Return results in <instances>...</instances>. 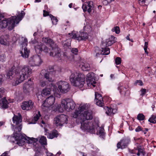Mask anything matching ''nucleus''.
Segmentation results:
<instances>
[{"label": "nucleus", "mask_w": 156, "mask_h": 156, "mask_svg": "<svg viewBox=\"0 0 156 156\" xmlns=\"http://www.w3.org/2000/svg\"><path fill=\"white\" fill-rule=\"evenodd\" d=\"M32 70L28 66L24 65L19 67L15 70L9 71L6 74V78L9 80H13V86H16L29 77Z\"/></svg>", "instance_id": "obj_1"}, {"label": "nucleus", "mask_w": 156, "mask_h": 156, "mask_svg": "<svg viewBox=\"0 0 156 156\" xmlns=\"http://www.w3.org/2000/svg\"><path fill=\"white\" fill-rule=\"evenodd\" d=\"M25 13L22 11L19 13L17 16H13L8 19L3 18L0 20V27L2 28H6L8 26V29L12 30L15 26V24H18L25 15Z\"/></svg>", "instance_id": "obj_2"}, {"label": "nucleus", "mask_w": 156, "mask_h": 156, "mask_svg": "<svg viewBox=\"0 0 156 156\" xmlns=\"http://www.w3.org/2000/svg\"><path fill=\"white\" fill-rule=\"evenodd\" d=\"M42 41L47 44H48L51 47V50L50 52L51 56H54L57 60H62L65 57L64 54H61L60 52V49L57 46L54 44V41L51 39L48 38H43Z\"/></svg>", "instance_id": "obj_3"}, {"label": "nucleus", "mask_w": 156, "mask_h": 156, "mask_svg": "<svg viewBox=\"0 0 156 156\" xmlns=\"http://www.w3.org/2000/svg\"><path fill=\"white\" fill-rule=\"evenodd\" d=\"M69 80L74 86L82 87L85 83V76L83 74L75 71H71Z\"/></svg>", "instance_id": "obj_4"}, {"label": "nucleus", "mask_w": 156, "mask_h": 156, "mask_svg": "<svg viewBox=\"0 0 156 156\" xmlns=\"http://www.w3.org/2000/svg\"><path fill=\"white\" fill-rule=\"evenodd\" d=\"M22 117L20 113H18L17 115H14L12 121L16 126L15 128L12 136H27L25 134L21 132L22 128Z\"/></svg>", "instance_id": "obj_5"}, {"label": "nucleus", "mask_w": 156, "mask_h": 156, "mask_svg": "<svg viewBox=\"0 0 156 156\" xmlns=\"http://www.w3.org/2000/svg\"><path fill=\"white\" fill-rule=\"evenodd\" d=\"M13 143L18 144L19 146H23L24 144V140H26L29 144H32L36 142L38 140V139L34 138L33 137H12Z\"/></svg>", "instance_id": "obj_6"}, {"label": "nucleus", "mask_w": 156, "mask_h": 156, "mask_svg": "<svg viewBox=\"0 0 156 156\" xmlns=\"http://www.w3.org/2000/svg\"><path fill=\"white\" fill-rule=\"evenodd\" d=\"M61 106L62 108L68 112L70 111L73 109L75 106V104L71 99L66 98L62 100Z\"/></svg>", "instance_id": "obj_7"}, {"label": "nucleus", "mask_w": 156, "mask_h": 156, "mask_svg": "<svg viewBox=\"0 0 156 156\" xmlns=\"http://www.w3.org/2000/svg\"><path fill=\"white\" fill-rule=\"evenodd\" d=\"M81 123V128L84 131H87L91 133H94L95 132L94 126L91 122L88 121L82 122L80 121Z\"/></svg>", "instance_id": "obj_8"}, {"label": "nucleus", "mask_w": 156, "mask_h": 156, "mask_svg": "<svg viewBox=\"0 0 156 156\" xmlns=\"http://www.w3.org/2000/svg\"><path fill=\"white\" fill-rule=\"evenodd\" d=\"M60 72V69L58 70H54L52 69L50 70L49 72L47 71L46 70H42L41 71V73H44V77L49 82H52L53 79L52 78L51 76H55L56 75L59 74Z\"/></svg>", "instance_id": "obj_9"}, {"label": "nucleus", "mask_w": 156, "mask_h": 156, "mask_svg": "<svg viewBox=\"0 0 156 156\" xmlns=\"http://www.w3.org/2000/svg\"><path fill=\"white\" fill-rule=\"evenodd\" d=\"M68 118V116L64 114L58 115L54 118V123L57 126H62L64 124L67 123Z\"/></svg>", "instance_id": "obj_10"}, {"label": "nucleus", "mask_w": 156, "mask_h": 156, "mask_svg": "<svg viewBox=\"0 0 156 156\" xmlns=\"http://www.w3.org/2000/svg\"><path fill=\"white\" fill-rule=\"evenodd\" d=\"M79 34H77L75 32H72L71 33H69L70 38L74 39H76L78 41L85 40L88 38V34L84 31L80 32Z\"/></svg>", "instance_id": "obj_11"}, {"label": "nucleus", "mask_w": 156, "mask_h": 156, "mask_svg": "<svg viewBox=\"0 0 156 156\" xmlns=\"http://www.w3.org/2000/svg\"><path fill=\"white\" fill-rule=\"evenodd\" d=\"M42 61L38 55H33L30 57L28 61V64L31 66H39L42 63Z\"/></svg>", "instance_id": "obj_12"}, {"label": "nucleus", "mask_w": 156, "mask_h": 156, "mask_svg": "<svg viewBox=\"0 0 156 156\" xmlns=\"http://www.w3.org/2000/svg\"><path fill=\"white\" fill-rule=\"evenodd\" d=\"M56 84L60 92L62 93H66L70 90L69 85L68 83L66 81H59L56 83Z\"/></svg>", "instance_id": "obj_13"}, {"label": "nucleus", "mask_w": 156, "mask_h": 156, "mask_svg": "<svg viewBox=\"0 0 156 156\" xmlns=\"http://www.w3.org/2000/svg\"><path fill=\"white\" fill-rule=\"evenodd\" d=\"M22 41H23L21 44L22 45V47H24L23 51H20V53L21 56L23 58H27L29 55L30 51L28 49L25 47L27 46V38L21 37L20 39Z\"/></svg>", "instance_id": "obj_14"}, {"label": "nucleus", "mask_w": 156, "mask_h": 156, "mask_svg": "<svg viewBox=\"0 0 156 156\" xmlns=\"http://www.w3.org/2000/svg\"><path fill=\"white\" fill-rule=\"evenodd\" d=\"M21 106L23 110H30L34 107V103L31 100L24 101L22 103Z\"/></svg>", "instance_id": "obj_15"}, {"label": "nucleus", "mask_w": 156, "mask_h": 156, "mask_svg": "<svg viewBox=\"0 0 156 156\" xmlns=\"http://www.w3.org/2000/svg\"><path fill=\"white\" fill-rule=\"evenodd\" d=\"M92 113V112L90 110H87L82 112L81 116L82 118V121L92 119L93 118Z\"/></svg>", "instance_id": "obj_16"}, {"label": "nucleus", "mask_w": 156, "mask_h": 156, "mask_svg": "<svg viewBox=\"0 0 156 156\" xmlns=\"http://www.w3.org/2000/svg\"><path fill=\"white\" fill-rule=\"evenodd\" d=\"M51 89L49 88H45L43 89L42 91L41 95L42 97H45L48 95H49L50 94V91L51 89L53 90H56L57 89V87L56 85L54 84L51 83Z\"/></svg>", "instance_id": "obj_17"}, {"label": "nucleus", "mask_w": 156, "mask_h": 156, "mask_svg": "<svg viewBox=\"0 0 156 156\" xmlns=\"http://www.w3.org/2000/svg\"><path fill=\"white\" fill-rule=\"evenodd\" d=\"M94 5L93 2L90 1L85 2L82 5V8L84 12H87L90 13L93 9Z\"/></svg>", "instance_id": "obj_18"}, {"label": "nucleus", "mask_w": 156, "mask_h": 156, "mask_svg": "<svg viewBox=\"0 0 156 156\" xmlns=\"http://www.w3.org/2000/svg\"><path fill=\"white\" fill-rule=\"evenodd\" d=\"M95 96L94 102L97 105L102 107L104 105V101L102 96L98 92H95Z\"/></svg>", "instance_id": "obj_19"}, {"label": "nucleus", "mask_w": 156, "mask_h": 156, "mask_svg": "<svg viewBox=\"0 0 156 156\" xmlns=\"http://www.w3.org/2000/svg\"><path fill=\"white\" fill-rule=\"evenodd\" d=\"M55 101V98L52 96H51L45 100L42 106L44 107H49L53 104Z\"/></svg>", "instance_id": "obj_20"}, {"label": "nucleus", "mask_w": 156, "mask_h": 156, "mask_svg": "<svg viewBox=\"0 0 156 156\" xmlns=\"http://www.w3.org/2000/svg\"><path fill=\"white\" fill-rule=\"evenodd\" d=\"M94 74L93 73H89L87 75V82L88 86H90L91 85L94 87L95 85L94 84H95L96 82L95 81L94 78Z\"/></svg>", "instance_id": "obj_21"}, {"label": "nucleus", "mask_w": 156, "mask_h": 156, "mask_svg": "<svg viewBox=\"0 0 156 156\" xmlns=\"http://www.w3.org/2000/svg\"><path fill=\"white\" fill-rule=\"evenodd\" d=\"M130 142V140L128 138L123 139L117 144L118 148L123 149L125 148Z\"/></svg>", "instance_id": "obj_22"}, {"label": "nucleus", "mask_w": 156, "mask_h": 156, "mask_svg": "<svg viewBox=\"0 0 156 156\" xmlns=\"http://www.w3.org/2000/svg\"><path fill=\"white\" fill-rule=\"evenodd\" d=\"M115 38L113 36H111V37H109L108 39H107L105 42L102 43V47H105L106 46V47L111 46L112 44L114 43L115 40Z\"/></svg>", "instance_id": "obj_23"}, {"label": "nucleus", "mask_w": 156, "mask_h": 156, "mask_svg": "<svg viewBox=\"0 0 156 156\" xmlns=\"http://www.w3.org/2000/svg\"><path fill=\"white\" fill-rule=\"evenodd\" d=\"M33 86L31 83H26L23 86L24 92L26 94H28L33 89Z\"/></svg>", "instance_id": "obj_24"}, {"label": "nucleus", "mask_w": 156, "mask_h": 156, "mask_svg": "<svg viewBox=\"0 0 156 156\" xmlns=\"http://www.w3.org/2000/svg\"><path fill=\"white\" fill-rule=\"evenodd\" d=\"M9 38V36L7 34L2 35L0 37V43L4 45H7V42Z\"/></svg>", "instance_id": "obj_25"}, {"label": "nucleus", "mask_w": 156, "mask_h": 156, "mask_svg": "<svg viewBox=\"0 0 156 156\" xmlns=\"http://www.w3.org/2000/svg\"><path fill=\"white\" fill-rule=\"evenodd\" d=\"M80 66L82 70L84 71H88L90 70V64L86 62H82Z\"/></svg>", "instance_id": "obj_26"}, {"label": "nucleus", "mask_w": 156, "mask_h": 156, "mask_svg": "<svg viewBox=\"0 0 156 156\" xmlns=\"http://www.w3.org/2000/svg\"><path fill=\"white\" fill-rule=\"evenodd\" d=\"M82 113L78 109H76L75 112L73 114V116L74 118H76L78 120L82 121L81 116Z\"/></svg>", "instance_id": "obj_27"}, {"label": "nucleus", "mask_w": 156, "mask_h": 156, "mask_svg": "<svg viewBox=\"0 0 156 156\" xmlns=\"http://www.w3.org/2000/svg\"><path fill=\"white\" fill-rule=\"evenodd\" d=\"M45 135L46 136L49 135V136H60V133L56 130H54L51 132L50 133H48L47 131H45Z\"/></svg>", "instance_id": "obj_28"}, {"label": "nucleus", "mask_w": 156, "mask_h": 156, "mask_svg": "<svg viewBox=\"0 0 156 156\" xmlns=\"http://www.w3.org/2000/svg\"><path fill=\"white\" fill-rule=\"evenodd\" d=\"M117 109L116 108L112 109L111 108L107 107L106 109V113L108 115H113L117 112Z\"/></svg>", "instance_id": "obj_29"}, {"label": "nucleus", "mask_w": 156, "mask_h": 156, "mask_svg": "<svg viewBox=\"0 0 156 156\" xmlns=\"http://www.w3.org/2000/svg\"><path fill=\"white\" fill-rule=\"evenodd\" d=\"M96 134L97 135L100 136H104L105 135V133L103 127L101 126L97 128Z\"/></svg>", "instance_id": "obj_30"}, {"label": "nucleus", "mask_w": 156, "mask_h": 156, "mask_svg": "<svg viewBox=\"0 0 156 156\" xmlns=\"http://www.w3.org/2000/svg\"><path fill=\"white\" fill-rule=\"evenodd\" d=\"M43 44L41 43H38L37 45L35 46V49L37 53L39 54L42 51Z\"/></svg>", "instance_id": "obj_31"}, {"label": "nucleus", "mask_w": 156, "mask_h": 156, "mask_svg": "<svg viewBox=\"0 0 156 156\" xmlns=\"http://www.w3.org/2000/svg\"><path fill=\"white\" fill-rule=\"evenodd\" d=\"M119 92L121 94H122V92H124L125 96H128L130 94V92L128 90H126V89L124 87H122L121 88H119Z\"/></svg>", "instance_id": "obj_32"}, {"label": "nucleus", "mask_w": 156, "mask_h": 156, "mask_svg": "<svg viewBox=\"0 0 156 156\" xmlns=\"http://www.w3.org/2000/svg\"><path fill=\"white\" fill-rule=\"evenodd\" d=\"M8 102L4 97L2 99V107L3 108H7L9 106L8 105Z\"/></svg>", "instance_id": "obj_33"}, {"label": "nucleus", "mask_w": 156, "mask_h": 156, "mask_svg": "<svg viewBox=\"0 0 156 156\" xmlns=\"http://www.w3.org/2000/svg\"><path fill=\"white\" fill-rule=\"evenodd\" d=\"M38 114L35 115V116L34 117V119L31 122L30 124H35L37 120L41 116L40 112L39 111L38 112Z\"/></svg>", "instance_id": "obj_34"}, {"label": "nucleus", "mask_w": 156, "mask_h": 156, "mask_svg": "<svg viewBox=\"0 0 156 156\" xmlns=\"http://www.w3.org/2000/svg\"><path fill=\"white\" fill-rule=\"evenodd\" d=\"M102 52L101 53V54L103 55H108L110 53V50L109 48L102 47Z\"/></svg>", "instance_id": "obj_35"}, {"label": "nucleus", "mask_w": 156, "mask_h": 156, "mask_svg": "<svg viewBox=\"0 0 156 156\" xmlns=\"http://www.w3.org/2000/svg\"><path fill=\"white\" fill-rule=\"evenodd\" d=\"M88 108V105L87 104H81L80 105L79 108H78V109L80 111V112L82 113V112L84 110L87 109Z\"/></svg>", "instance_id": "obj_36"}, {"label": "nucleus", "mask_w": 156, "mask_h": 156, "mask_svg": "<svg viewBox=\"0 0 156 156\" xmlns=\"http://www.w3.org/2000/svg\"><path fill=\"white\" fill-rule=\"evenodd\" d=\"M39 142L43 145L47 144L46 137H41L39 140Z\"/></svg>", "instance_id": "obj_37"}, {"label": "nucleus", "mask_w": 156, "mask_h": 156, "mask_svg": "<svg viewBox=\"0 0 156 156\" xmlns=\"http://www.w3.org/2000/svg\"><path fill=\"white\" fill-rule=\"evenodd\" d=\"M148 121L154 124L156 123V116L152 115L148 119Z\"/></svg>", "instance_id": "obj_38"}, {"label": "nucleus", "mask_w": 156, "mask_h": 156, "mask_svg": "<svg viewBox=\"0 0 156 156\" xmlns=\"http://www.w3.org/2000/svg\"><path fill=\"white\" fill-rule=\"evenodd\" d=\"M50 17L51 18V20L52 21V23L54 24H56L57 22L58 21V20L57 18L54 16L53 15H50Z\"/></svg>", "instance_id": "obj_39"}, {"label": "nucleus", "mask_w": 156, "mask_h": 156, "mask_svg": "<svg viewBox=\"0 0 156 156\" xmlns=\"http://www.w3.org/2000/svg\"><path fill=\"white\" fill-rule=\"evenodd\" d=\"M137 119L140 121L143 120L145 119V116L143 114L140 113L137 116Z\"/></svg>", "instance_id": "obj_40"}, {"label": "nucleus", "mask_w": 156, "mask_h": 156, "mask_svg": "<svg viewBox=\"0 0 156 156\" xmlns=\"http://www.w3.org/2000/svg\"><path fill=\"white\" fill-rule=\"evenodd\" d=\"M112 31L113 32H115V33L118 34L119 33L120 30L119 28L118 27H115L114 28L112 29Z\"/></svg>", "instance_id": "obj_41"}, {"label": "nucleus", "mask_w": 156, "mask_h": 156, "mask_svg": "<svg viewBox=\"0 0 156 156\" xmlns=\"http://www.w3.org/2000/svg\"><path fill=\"white\" fill-rule=\"evenodd\" d=\"M114 0H103V3L104 5H107L108 4Z\"/></svg>", "instance_id": "obj_42"}, {"label": "nucleus", "mask_w": 156, "mask_h": 156, "mask_svg": "<svg viewBox=\"0 0 156 156\" xmlns=\"http://www.w3.org/2000/svg\"><path fill=\"white\" fill-rule=\"evenodd\" d=\"M121 58L120 57H117L115 59V64L118 65L120 64L121 63Z\"/></svg>", "instance_id": "obj_43"}, {"label": "nucleus", "mask_w": 156, "mask_h": 156, "mask_svg": "<svg viewBox=\"0 0 156 156\" xmlns=\"http://www.w3.org/2000/svg\"><path fill=\"white\" fill-rule=\"evenodd\" d=\"M71 51L75 55H76L77 54L78 52V50L77 48H73L71 50Z\"/></svg>", "instance_id": "obj_44"}, {"label": "nucleus", "mask_w": 156, "mask_h": 156, "mask_svg": "<svg viewBox=\"0 0 156 156\" xmlns=\"http://www.w3.org/2000/svg\"><path fill=\"white\" fill-rule=\"evenodd\" d=\"M148 42H145L144 44V49L145 51V52L148 54V52L147 51V48L148 47Z\"/></svg>", "instance_id": "obj_45"}, {"label": "nucleus", "mask_w": 156, "mask_h": 156, "mask_svg": "<svg viewBox=\"0 0 156 156\" xmlns=\"http://www.w3.org/2000/svg\"><path fill=\"white\" fill-rule=\"evenodd\" d=\"M135 83L136 84H137L140 86H143L144 85L143 82L140 80H137L136 81Z\"/></svg>", "instance_id": "obj_46"}, {"label": "nucleus", "mask_w": 156, "mask_h": 156, "mask_svg": "<svg viewBox=\"0 0 156 156\" xmlns=\"http://www.w3.org/2000/svg\"><path fill=\"white\" fill-rule=\"evenodd\" d=\"M42 50L45 53H47L48 51V49L47 47L43 44L42 45Z\"/></svg>", "instance_id": "obj_47"}, {"label": "nucleus", "mask_w": 156, "mask_h": 156, "mask_svg": "<svg viewBox=\"0 0 156 156\" xmlns=\"http://www.w3.org/2000/svg\"><path fill=\"white\" fill-rule=\"evenodd\" d=\"M4 92V89L3 88H2L0 89V98L2 97V95Z\"/></svg>", "instance_id": "obj_48"}, {"label": "nucleus", "mask_w": 156, "mask_h": 156, "mask_svg": "<svg viewBox=\"0 0 156 156\" xmlns=\"http://www.w3.org/2000/svg\"><path fill=\"white\" fill-rule=\"evenodd\" d=\"M146 90L145 89L142 88L140 90L141 92V95L143 96L146 93Z\"/></svg>", "instance_id": "obj_49"}, {"label": "nucleus", "mask_w": 156, "mask_h": 156, "mask_svg": "<svg viewBox=\"0 0 156 156\" xmlns=\"http://www.w3.org/2000/svg\"><path fill=\"white\" fill-rule=\"evenodd\" d=\"M5 57L4 55H0V61L3 62L5 61Z\"/></svg>", "instance_id": "obj_50"}, {"label": "nucleus", "mask_w": 156, "mask_h": 156, "mask_svg": "<svg viewBox=\"0 0 156 156\" xmlns=\"http://www.w3.org/2000/svg\"><path fill=\"white\" fill-rule=\"evenodd\" d=\"M138 152H139L140 153H142V154L144 155V151L143 150V149L139 148L138 147Z\"/></svg>", "instance_id": "obj_51"}, {"label": "nucleus", "mask_w": 156, "mask_h": 156, "mask_svg": "<svg viewBox=\"0 0 156 156\" xmlns=\"http://www.w3.org/2000/svg\"><path fill=\"white\" fill-rule=\"evenodd\" d=\"M142 130V127L140 126H138L135 129V131L136 132H138Z\"/></svg>", "instance_id": "obj_52"}, {"label": "nucleus", "mask_w": 156, "mask_h": 156, "mask_svg": "<svg viewBox=\"0 0 156 156\" xmlns=\"http://www.w3.org/2000/svg\"><path fill=\"white\" fill-rule=\"evenodd\" d=\"M40 85L41 86L43 87L46 85V82L44 81H42L40 82Z\"/></svg>", "instance_id": "obj_53"}, {"label": "nucleus", "mask_w": 156, "mask_h": 156, "mask_svg": "<svg viewBox=\"0 0 156 156\" xmlns=\"http://www.w3.org/2000/svg\"><path fill=\"white\" fill-rule=\"evenodd\" d=\"M48 15V12L46 11L45 10H43V16H46Z\"/></svg>", "instance_id": "obj_54"}, {"label": "nucleus", "mask_w": 156, "mask_h": 156, "mask_svg": "<svg viewBox=\"0 0 156 156\" xmlns=\"http://www.w3.org/2000/svg\"><path fill=\"white\" fill-rule=\"evenodd\" d=\"M141 0H139V1H140ZM145 2V0H142L141 2H139L140 4L142 5H144Z\"/></svg>", "instance_id": "obj_55"}, {"label": "nucleus", "mask_w": 156, "mask_h": 156, "mask_svg": "<svg viewBox=\"0 0 156 156\" xmlns=\"http://www.w3.org/2000/svg\"><path fill=\"white\" fill-rule=\"evenodd\" d=\"M1 156H9L8 155V153L6 152H5L4 153H3Z\"/></svg>", "instance_id": "obj_56"}, {"label": "nucleus", "mask_w": 156, "mask_h": 156, "mask_svg": "<svg viewBox=\"0 0 156 156\" xmlns=\"http://www.w3.org/2000/svg\"><path fill=\"white\" fill-rule=\"evenodd\" d=\"M110 78L111 79H114L115 78V77L114 74H111L110 76Z\"/></svg>", "instance_id": "obj_57"}, {"label": "nucleus", "mask_w": 156, "mask_h": 156, "mask_svg": "<svg viewBox=\"0 0 156 156\" xmlns=\"http://www.w3.org/2000/svg\"><path fill=\"white\" fill-rule=\"evenodd\" d=\"M130 36V34H129L128 36L126 37V38L128 40H130V39L129 37V36Z\"/></svg>", "instance_id": "obj_58"}, {"label": "nucleus", "mask_w": 156, "mask_h": 156, "mask_svg": "<svg viewBox=\"0 0 156 156\" xmlns=\"http://www.w3.org/2000/svg\"><path fill=\"white\" fill-rule=\"evenodd\" d=\"M4 124V122H0V126H2Z\"/></svg>", "instance_id": "obj_59"}, {"label": "nucleus", "mask_w": 156, "mask_h": 156, "mask_svg": "<svg viewBox=\"0 0 156 156\" xmlns=\"http://www.w3.org/2000/svg\"><path fill=\"white\" fill-rule=\"evenodd\" d=\"M72 6H73V4L71 3L69 5V8H72Z\"/></svg>", "instance_id": "obj_60"}, {"label": "nucleus", "mask_w": 156, "mask_h": 156, "mask_svg": "<svg viewBox=\"0 0 156 156\" xmlns=\"http://www.w3.org/2000/svg\"><path fill=\"white\" fill-rule=\"evenodd\" d=\"M2 78H0V85L2 84Z\"/></svg>", "instance_id": "obj_61"}, {"label": "nucleus", "mask_w": 156, "mask_h": 156, "mask_svg": "<svg viewBox=\"0 0 156 156\" xmlns=\"http://www.w3.org/2000/svg\"><path fill=\"white\" fill-rule=\"evenodd\" d=\"M88 26H86L84 27V30H85V31H89V30H86V28H87H87H88Z\"/></svg>", "instance_id": "obj_62"}, {"label": "nucleus", "mask_w": 156, "mask_h": 156, "mask_svg": "<svg viewBox=\"0 0 156 156\" xmlns=\"http://www.w3.org/2000/svg\"><path fill=\"white\" fill-rule=\"evenodd\" d=\"M27 83H31V84H32V83L31 82V79L30 78V79H29Z\"/></svg>", "instance_id": "obj_63"}, {"label": "nucleus", "mask_w": 156, "mask_h": 156, "mask_svg": "<svg viewBox=\"0 0 156 156\" xmlns=\"http://www.w3.org/2000/svg\"><path fill=\"white\" fill-rule=\"evenodd\" d=\"M37 32H35L34 34H33V35L34 36H35L36 35H37Z\"/></svg>", "instance_id": "obj_64"}]
</instances>
